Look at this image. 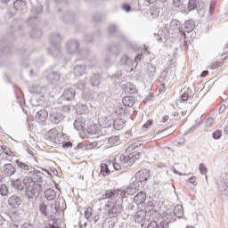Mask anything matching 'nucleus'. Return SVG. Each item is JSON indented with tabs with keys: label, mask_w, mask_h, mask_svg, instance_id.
<instances>
[{
	"label": "nucleus",
	"mask_w": 228,
	"mask_h": 228,
	"mask_svg": "<svg viewBox=\"0 0 228 228\" xmlns=\"http://www.w3.org/2000/svg\"><path fill=\"white\" fill-rule=\"evenodd\" d=\"M26 1L24 0H16L13 3V6L17 10V12H23V10L26 8Z\"/></svg>",
	"instance_id": "2f4dec72"
},
{
	"label": "nucleus",
	"mask_w": 228,
	"mask_h": 228,
	"mask_svg": "<svg viewBox=\"0 0 228 228\" xmlns=\"http://www.w3.org/2000/svg\"><path fill=\"white\" fill-rule=\"evenodd\" d=\"M92 86H99L101 85V75L94 74L90 78Z\"/></svg>",
	"instance_id": "e433bc0d"
},
{
	"label": "nucleus",
	"mask_w": 228,
	"mask_h": 228,
	"mask_svg": "<svg viewBox=\"0 0 228 228\" xmlns=\"http://www.w3.org/2000/svg\"><path fill=\"white\" fill-rule=\"evenodd\" d=\"M167 221H157V228H168Z\"/></svg>",
	"instance_id": "864d4df0"
},
{
	"label": "nucleus",
	"mask_w": 228,
	"mask_h": 228,
	"mask_svg": "<svg viewBox=\"0 0 228 228\" xmlns=\"http://www.w3.org/2000/svg\"><path fill=\"white\" fill-rule=\"evenodd\" d=\"M8 204L11 208H17L20 204H22V200H20V197L17 195H12L8 199Z\"/></svg>",
	"instance_id": "6ab92c4d"
},
{
	"label": "nucleus",
	"mask_w": 228,
	"mask_h": 228,
	"mask_svg": "<svg viewBox=\"0 0 228 228\" xmlns=\"http://www.w3.org/2000/svg\"><path fill=\"white\" fill-rule=\"evenodd\" d=\"M75 87L78 88L79 90H86V81L80 80L78 83L75 85Z\"/></svg>",
	"instance_id": "603ef678"
},
{
	"label": "nucleus",
	"mask_w": 228,
	"mask_h": 228,
	"mask_svg": "<svg viewBox=\"0 0 228 228\" xmlns=\"http://www.w3.org/2000/svg\"><path fill=\"white\" fill-rule=\"evenodd\" d=\"M43 10H44V7L42 6V4H37L32 6L31 13L32 15L37 16L39 13H42Z\"/></svg>",
	"instance_id": "a19ab883"
},
{
	"label": "nucleus",
	"mask_w": 228,
	"mask_h": 228,
	"mask_svg": "<svg viewBox=\"0 0 228 228\" xmlns=\"http://www.w3.org/2000/svg\"><path fill=\"white\" fill-rule=\"evenodd\" d=\"M60 77H61L60 73L57 71H52L48 75V80L50 81V83H56L60 81Z\"/></svg>",
	"instance_id": "f704fd0d"
},
{
	"label": "nucleus",
	"mask_w": 228,
	"mask_h": 228,
	"mask_svg": "<svg viewBox=\"0 0 228 228\" xmlns=\"http://www.w3.org/2000/svg\"><path fill=\"white\" fill-rule=\"evenodd\" d=\"M43 175L44 173H42V171L34 169L29 172L28 177L24 178V181L28 180L30 184H40V183H42Z\"/></svg>",
	"instance_id": "9b49d317"
},
{
	"label": "nucleus",
	"mask_w": 228,
	"mask_h": 228,
	"mask_svg": "<svg viewBox=\"0 0 228 228\" xmlns=\"http://www.w3.org/2000/svg\"><path fill=\"white\" fill-rule=\"evenodd\" d=\"M9 191H8V186H6V184H1L0 185V195L2 197H6V195H8Z\"/></svg>",
	"instance_id": "de8ad7c7"
},
{
	"label": "nucleus",
	"mask_w": 228,
	"mask_h": 228,
	"mask_svg": "<svg viewBox=\"0 0 228 228\" xmlns=\"http://www.w3.org/2000/svg\"><path fill=\"white\" fill-rule=\"evenodd\" d=\"M110 172L111 171H110V167H108V164L102 163L101 165V174H102L104 177H106L107 175H110Z\"/></svg>",
	"instance_id": "37998d69"
},
{
	"label": "nucleus",
	"mask_w": 228,
	"mask_h": 228,
	"mask_svg": "<svg viewBox=\"0 0 228 228\" xmlns=\"http://www.w3.org/2000/svg\"><path fill=\"white\" fill-rule=\"evenodd\" d=\"M169 31L173 34L177 33V31H183V27H181V21L177 20H172L169 24Z\"/></svg>",
	"instance_id": "4be33fe9"
},
{
	"label": "nucleus",
	"mask_w": 228,
	"mask_h": 228,
	"mask_svg": "<svg viewBox=\"0 0 228 228\" xmlns=\"http://www.w3.org/2000/svg\"><path fill=\"white\" fill-rule=\"evenodd\" d=\"M113 127L116 131H120V129H124L126 126V120L124 118H120L117 117L116 118L112 119Z\"/></svg>",
	"instance_id": "b1692460"
},
{
	"label": "nucleus",
	"mask_w": 228,
	"mask_h": 228,
	"mask_svg": "<svg viewBox=\"0 0 228 228\" xmlns=\"http://www.w3.org/2000/svg\"><path fill=\"white\" fill-rule=\"evenodd\" d=\"M61 97L62 101H74V97H76V91L74 88H68L64 90V93Z\"/></svg>",
	"instance_id": "a211bd4d"
},
{
	"label": "nucleus",
	"mask_w": 228,
	"mask_h": 228,
	"mask_svg": "<svg viewBox=\"0 0 228 228\" xmlns=\"http://www.w3.org/2000/svg\"><path fill=\"white\" fill-rule=\"evenodd\" d=\"M49 110L50 108H46V110H41L37 111L35 115V120L37 121L38 124L45 122L49 117Z\"/></svg>",
	"instance_id": "4468645a"
},
{
	"label": "nucleus",
	"mask_w": 228,
	"mask_h": 228,
	"mask_svg": "<svg viewBox=\"0 0 228 228\" xmlns=\"http://www.w3.org/2000/svg\"><path fill=\"white\" fill-rule=\"evenodd\" d=\"M85 40L86 44H92V42L94 41V36L92 35L86 36Z\"/></svg>",
	"instance_id": "0e129e2a"
},
{
	"label": "nucleus",
	"mask_w": 228,
	"mask_h": 228,
	"mask_svg": "<svg viewBox=\"0 0 228 228\" xmlns=\"http://www.w3.org/2000/svg\"><path fill=\"white\" fill-rule=\"evenodd\" d=\"M120 63L125 68L131 67V65H133V60L127 55H123L121 57Z\"/></svg>",
	"instance_id": "72a5a7b5"
},
{
	"label": "nucleus",
	"mask_w": 228,
	"mask_h": 228,
	"mask_svg": "<svg viewBox=\"0 0 228 228\" xmlns=\"http://www.w3.org/2000/svg\"><path fill=\"white\" fill-rule=\"evenodd\" d=\"M122 9L125 11V12H131V5L127 4H124L123 6H122Z\"/></svg>",
	"instance_id": "774afa93"
},
{
	"label": "nucleus",
	"mask_w": 228,
	"mask_h": 228,
	"mask_svg": "<svg viewBox=\"0 0 228 228\" xmlns=\"http://www.w3.org/2000/svg\"><path fill=\"white\" fill-rule=\"evenodd\" d=\"M146 200L147 194H145L144 191H140L134 197V202H135L137 205L143 204Z\"/></svg>",
	"instance_id": "a878e982"
},
{
	"label": "nucleus",
	"mask_w": 228,
	"mask_h": 228,
	"mask_svg": "<svg viewBox=\"0 0 228 228\" xmlns=\"http://www.w3.org/2000/svg\"><path fill=\"white\" fill-rule=\"evenodd\" d=\"M45 197L47 200H54L55 197H56V191H54L53 189H47L45 191Z\"/></svg>",
	"instance_id": "c9c22d12"
},
{
	"label": "nucleus",
	"mask_w": 228,
	"mask_h": 228,
	"mask_svg": "<svg viewBox=\"0 0 228 228\" xmlns=\"http://www.w3.org/2000/svg\"><path fill=\"white\" fill-rule=\"evenodd\" d=\"M154 200L147 201L145 206V210L150 216H151V220H156V216H158V212L154 210Z\"/></svg>",
	"instance_id": "dca6fc26"
},
{
	"label": "nucleus",
	"mask_w": 228,
	"mask_h": 228,
	"mask_svg": "<svg viewBox=\"0 0 228 228\" xmlns=\"http://www.w3.org/2000/svg\"><path fill=\"white\" fill-rule=\"evenodd\" d=\"M122 111L123 110L120 107L110 108L107 114L100 117L98 119L99 125L103 128L111 127L113 126V118H117L118 115H121Z\"/></svg>",
	"instance_id": "f257e3e1"
},
{
	"label": "nucleus",
	"mask_w": 228,
	"mask_h": 228,
	"mask_svg": "<svg viewBox=\"0 0 228 228\" xmlns=\"http://www.w3.org/2000/svg\"><path fill=\"white\" fill-rule=\"evenodd\" d=\"M115 221L113 220H105L102 224V228H114Z\"/></svg>",
	"instance_id": "09e8293b"
},
{
	"label": "nucleus",
	"mask_w": 228,
	"mask_h": 228,
	"mask_svg": "<svg viewBox=\"0 0 228 228\" xmlns=\"http://www.w3.org/2000/svg\"><path fill=\"white\" fill-rule=\"evenodd\" d=\"M39 213L42 216H51V209L45 201L39 203Z\"/></svg>",
	"instance_id": "393cba45"
},
{
	"label": "nucleus",
	"mask_w": 228,
	"mask_h": 228,
	"mask_svg": "<svg viewBox=\"0 0 228 228\" xmlns=\"http://www.w3.org/2000/svg\"><path fill=\"white\" fill-rule=\"evenodd\" d=\"M174 215L175 218H183L184 215V209L183 208V205H176L174 208Z\"/></svg>",
	"instance_id": "7c9ffc66"
},
{
	"label": "nucleus",
	"mask_w": 228,
	"mask_h": 228,
	"mask_svg": "<svg viewBox=\"0 0 228 228\" xmlns=\"http://www.w3.org/2000/svg\"><path fill=\"white\" fill-rule=\"evenodd\" d=\"M1 152H4L6 156H12L13 152H12V150H10L7 146L2 145Z\"/></svg>",
	"instance_id": "5fc2aeb1"
},
{
	"label": "nucleus",
	"mask_w": 228,
	"mask_h": 228,
	"mask_svg": "<svg viewBox=\"0 0 228 228\" xmlns=\"http://www.w3.org/2000/svg\"><path fill=\"white\" fill-rule=\"evenodd\" d=\"M151 15L153 17V18H156L159 15V11L158 10V8H154V9H151Z\"/></svg>",
	"instance_id": "052dcab7"
},
{
	"label": "nucleus",
	"mask_w": 228,
	"mask_h": 228,
	"mask_svg": "<svg viewBox=\"0 0 228 228\" xmlns=\"http://www.w3.org/2000/svg\"><path fill=\"white\" fill-rule=\"evenodd\" d=\"M122 102L124 106H127L128 108H131L132 106L134 105V98L131 96H126L123 98Z\"/></svg>",
	"instance_id": "ea45409f"
},
{
	"label": "nucleus",
	"mask_w": 228,
	"mask_h": 228,
	"mask_svg": "<svg viewBox=\"0 0 228 228\" xmlns=\"http://www.w3.org/2000/svg\"><path fill=\"white\" fill-rule=\"evenodd\" d=\"M4 216H6L7 218L11 219V220H15V218L13 217L15 215V212L12 214H10V212H4Z\"/></svg>",
	"instance_id": "e2e57ef3"
},
{
	"label": "nucleus",
	"mask_w": 228,
	"mask_h": 228,
	"mask_svg": "<svg viewBox=\"0 0 228 228\" xmlns=\"http://www.w3.org/2000/svg\"><path fill=\"white\" fill-rule=\"evenodd\" d=\"M184 29L185 31L183 32V35H186V33H191V31L195 29V21L191 20H186L184 23Z\"/></svg>",
	"instance_id": "c85d7f7f"
},
{
	"label": "nucleus",
	"mask_w": 228,
	"mask_h": 228,
	"mask_svg": "<svg viewBox=\"0 0 228 228\" xmlns=\"http://www.w3.org/2000/svg\"><path fill=\"white\" fill-rule=\"evenodd\" d=\"M82 99L83 101H92L94 99V92L90 89H85L82 92Z\"/></svg>",
	"instance_id": "473e14b6"
},
{
	"label": "nucleus",
	"mask_w": 228,
	"mask_h": 228,
	"mask_svg": "<svg viewBox=\"0 0 228 228\" xmlns=\"http://www.w3.org/2000/svg\"><path fill=\"white\" fill-rule=\"evenodd\" d=\"M104 215H102V208H99V210L96 212L95 216L92 219V224H97L98 225H101V224H103L104 222Z\"/></svg>",
	"instance_id": "5701e85b"
},
{
	"label": "nucleus",
	"mask_w": 228,
	"mask_h": 228,
	"mask_svg": "<svg viewBox=\"0 0 228 228\" xmlns=\"http://www.w3.org/2000/svg\"><path fill=\"white\" fill-rule=\"evenodd\" d=\"M86 73V64H77L74 68L75 76H83Z\"/></svg>",
	"instance_id": "cd10ccee"
},
{
	"label": "nucleus",
	"mask_w": 228,
	"mask_h": 228,
	"mask_svg": "<svg viewBox=\"0 0 228 228\" xmlns=\"http://www.w3.org/2000/svg\"><path fill=\"white\" fill-rule=\"evenodd\" d=\"M48 113V118L51 124L58 125L65 120V114L58 108H50Z\"/></svg>",
	"instance_id": "39448f33"
},
{
	"label": "nucleus",
	"mask_w": 228,
	"mask_h": 228,
	"mask_svg": "<svg viewBox=\"0 0 228 228\" xmlns=\"http://www.w3.org/2000/svg\"><path fill=\"white\" fill-rule=\"evenodd\" d=\"M214 140H220L222 138V131L218 130L213 134Z\"/></svg>",
	"instance_id": "13d9d810"
},
{
	"label": "nucleus",
	"mask_w": 228,
	"mask_h": 228,
	"mask_svg": "<svg viewBox=\"0 0 228 228\" xmlns=\"http://www.w3.org/2000/svg\"><path fill=\"white\" fill-rule=\"evenodd\" d=\"M109 35H117L118 33V29L117 28V26L112 24L110 25L108 28Z\"/></svg>",
	"instance_id": "3c124183"
},
{
	"label": "nucleus",
	"mask_w": 228,
	"mask_h": 228,
	"mask_svg": "<svg viewBox=\"0 0 228 228\" xmlns=\"http://www.w3.org/2000/svg\"><path fill=\"white\" fill-rule=\"evenodd\" d=\"M126 193H127V191H123V189L107 191L105 193V199H108V200L105 202H118L120 199H124L126 197Z\"/></svg>",
	"instance_id": "423d86ee"
},
{
	"label": "nucleus",
	"mask_w": 228,
	"mask_h": 228,
	"mask_svg": "<svg viewBox=\"0 0 228 228\" xmlns=\"http://www.w3.org/2000/svg\"><path fill=\"white\" fill-rule=\"evenodd\" d=\"M199 170L202 175H206V172H208V168L204 166V164H200Z\"/></svg>",
	"instance_id": "4d7b16f0"
},
{
	"label": "nucleus",
	"mask_w": 228,
	"mask_h": 228,
	"mask_svg": "<svg viewBox=\"0 0 228 228\" xmlns=\"http://www.w3.org/2000/svg\"><path fill=\"white\" fill-rule=\"evenodd\" d=\"M58 211H60V201H54V203L50 205L51 216H53V215H56Z\"/></svg>",
	"instance_id": "58836bf2"
},
{
	"label": "nucleus",
	"mask_w": 228,
	"mask_h": 228,
	"mask_svg": "<svg viewBox=\"0 0 228 228\" xmlns=\"http://www.w3.org/2000/svg\"><path fill=\"white\" fill-rule=\"evenodd\" d=\"M147 228H158V221H151L147 224Z\"/></svg>",
	"instance_id": "bf43d9fd"
},
{
	"label": "nucleus",
	"mask_w": 228,
	"mask_h": 228,
	"mask_svg": "<svg viewBox=\"0 0 228 228\" xmlns=\"http://www.w3.org/2000/svg\"><path fill=\"white\" fill-rule=\"evenodd\" d=\"M87 131L89 134H96V133H99V125H91Z\"/></svg>",
	"instance_id": "a18cd8bd"
},
{
	"label": "nucleus",
	"mask_w": 228,
	"mask_h": 228,
	"mask_svg": "<svg viewBox=\"0 0 228 228\" xmlns=\"http://www.w3.org/2000/svg\"><path fill=\"white\" fill-rule=\"evenodd\" d=\"M75 110L77 115H86L88 113V106L86 104L78 103L76 105Z\"/></svg>",
	"instance_id": "c756f323"
},
{
	"label": "nucleus",
	"mask_w": 228,
	"mask_h": 228,
	"mask_svg": "<svg viewBox=\"0 0 228 228\" xmlns=\"http://www.w3.org/2000/svg\"><path fill=\"white\" fill-rule=\"evenodd\" d=\"M1 172L3 175H5L6 177H12V175H15L17 169L13 164L7 163L1 167Z\"/></svg>",
	"instance_id": "f8f14e48"
},
{
	"label": "nucleus",
	"mask_w": 228,
	"mask_h": 228,
	"mask_svg": "<svg viewBox=\"0 0 228 228\" xmlns=\"http://www.w3.org/2000/svg\"><path fill=\"white\" fill-rule=\"evenodd\" d=\"M136 159V152H132L128 155L117 156L112 162V166L114 170H122V167L127 168V167L133 165Z\"/></svg>",
	"instance_id": "f03ea898"
},
{
	"label": "nucleus",
	"mask_w": 228,
	"mask_h": 228,
	"mask_svg": "<svg viewBox=\"0 0 228 228\" xmlns=\"http://www.w3.org/2000/svg\"><path fill=\"white\" fill-rule=\"evenodd\" d=\"M21 228H35V225H33V224L31 223L27 222L21 225Z\"/></svg>",
	"instance_id": "338daca9"
},
{
	"label": "nucleus",
	"mask_w": 228,
	"mask_h": 228,
	"mask_svg": "<svg viewBox=\"0 0 228 228\" xmlns=\"http://www.w3.org/2000/svg\"><path fill=\"white\" fill-rule=\"evenodd\" d=\"M165 219L168 222H175V215L170 210H167L164 216Z\"/></svg>",
	"instance_id": "c03bdc74"
},
{
	"label": "nucleus",
	"mask_w": 228,
	"mask_h": 228,
	"mask_svg": "<svg viewBox=\"0 0 228 228\" xmlns=\"http://www.w3.org/2000/svg\"><path fill=\"white\" fill-rule=\"evenodd\" d=\"M25 184V195L28 199H37L40 197V191H42V184L30 183L29 180H23Z\"/></svg>",
	"instance_id": "20e7f679"
},
{
	"label": "nucleus",
	"mask_w": 228,
	"mask_h": 228,
	"mask_svg": "<svg viewBox=\"0 0 228 228\" xmlns=\"http://www.w3.org/2000/svg\"><path fill=\"white\" fill-rule=\"evenodd\" d=\"M102 211L109 218H117L122 213V204L119 202H105L102 207Z\"/></svg>",
	"instance_id": "7ed1b4c3"
},
{
	"label": "nucleus",
	"mask_w": 228,
	"mask_h": 228,
	"mask_svg": "<svg viewBox=\"0 0 228 228\" xmlns=\"http://www.w3.org/2000/svg\"><path fill=\"white\" fill-rule=\"evenodd\" d=\"M16 165L19 167V168H20L22 172H28V175H29V173L34 170L33 167L24 162H21L19 159L16 160Z\"/></svg>",
	"instance_id": "bb28decb"
},
{
	"label": "nucleus",
	"mask_w": 228,
	"mask_h": 228,
	"mask_svg": "<svg viewBox=\"0 0 228 228\" xmlns=\"http://www.w3.org/2000/svg\"><path fill=\"white\" fill-rule=\"evenodd\" d=\"M188 99H190V95L186 93H183L180 97V101H183V102H186Z\"/></svg>",
	"instance_id": "680f3d73"
},
{
	"label": "nucleus",
	"mask_w": 228,
	"mask_h": 228,
	"mask_svg": "<svg viewBox=\"0 0 228 228\" xmlns=\"http://www.w3.org/2000/svg\"><path fill=\"white\" fill-rule=\"evenodd\" d=\"M118 140H120V137H118L117 135H112V136L108 138V142L111 145H113L114 143H117V142H118Z\"/></svg>",
	"instance_id": "6e6d98bb"
},
{
	"label": "nucleus",
	"mask_w": 228,
	"mask_h": 228,
	"mask_svg": "<svg viewBox=\"0 0 228 228\" xmlns=\"http://www.w3.org/2000/svg\"><path fill=\"white\" fill-rule=\"evenodd\" d=\"M67 51L69 54L79 53V42L77 40H70L66 45Z\"/></svg>",
	"instance_id": "2eb2a0df"
},
{
	"label": "nucleus",
	"mask_w": 228,
	"mask_h": 228,
	"mask_svg": "<svg viewBox=\"0 0 228 228\" xmlns=\"http://www.w3.org/2000/svg\"><path fill=\"white\" fill-rule=\"evenodd\" d=\"M86 126V120L83 117H79L74 121V127L77 131H85Z\"/></svg>",
	"instance_id": "412c9836"
},
{
	"label": "nucleus",
	"mask_w": 228,
	"mask_h": 228,
	"mask_svg": "<svg viewBox=\"0 0 228 228\" xmlns=\"http://www.w3.org/2000/svg\"><path fill=\"white\" fill-rule=\"evenodd\" d=\"M125 88L128 94H134L136 92V86L131 83L126 84Z\"/></svg>",
	"instance_id": "49530a36"
},
{
	"label": "nucleus",
	"mask_w": 228,
	"mask_h": 228,
	"mask_svg": "<svg viewBox=\"0 0 228 228\" xmlns=\"http://www.w3.org/2000/svg\"><path fill=\"white\" fill-rule=\"evenodd\" d=\"M11 186L14 190H16V191H23L24 186H26V184H24V178H23V180H20V178H18L16 180H12Z\"/></svg>",
	"instance_id": "aec40b11"
},
{
	"label": "nucleus",
	"mask_w": 228,
	"mask_h": 228,
	"mask_svg": "<svg viewBox=\"0 0 228 228\" xmlns=\"http://www.w3.org/2000/svg\"><path fill=\"white\" fill-rule=\"evenodd\" d=\"M48 140L50 142H53V143H56L57 145H61L63 142H65V138H63V135L60 133H58V130L53 128L48 132L47 134Z\"/></svg>",
	"instance_id": "9d476101"
},
{
	"label": "nucleus",
	"mask_w": 228,
	"mask_h": 228,
	"mask_svg": "<svg viewBox=\"0 0 228 228\" xmlns=\"http://www.w3.org/2000/svg\"><path fill=\"white\" fill-rule=\"evenodd\" d=\"M197 8V0H189L188 2V10L191 12Z\"/></svg>",
	"instance_id": "8fccbe9b"
},
{
	"label": "nucleus",
	"mask_w": 228,
	"mask_h": 228,
	"mask_svg": "<svg viewBox=\"0 0 228 228\" xmlns=\"http://www.w3.org/2000/svg\"><path fill=\"white\" fill-rule=\"evenodd\" d=\"M159 94H163L165 92V84H161L157 88Z\"/></svg>",
	"instance_id": "69168bd1"
},
{
	"label": "nucleus",
	"mask_w": 228,
	"mask_h": 228,
	"mask_svg": "<svg viewBox=\"0 0 228 228\" xmlns=\"http://www.w3.org/2000/svg\"><path fill=\"white\" fill-rule=\"evenodd\" d=\"M145 69L149 76H153V74H156V66H154L152 63H147Z\"/></svg>",
	"instance_id": "79ce46f5"
},
{
	"label": "nucleus",
	"mask_w": 228,
	"mask_h": 228,
	"mask_svg": "<svg viewBox=\"0 0 228 228\" xmlns=\"http://www.w3.org/2000/svg\"><path fill=\"white\" fill-rule=\"evenodd\" d=\"M40 22V20L38 19L37 15L32 14L28 20H27V24L30 28H32L33 31L31 34V38H40L42 37V30L40 29H35V26Z\"/></svg>",
	"instance_id": "6e6552de"
},
{
	"label": "nucleus",
	"mask_w": 228,
	"mask_h": 228,
	"mask_svg": "<svg viewBox=\"0 0 228 228\" xmlns=\"http://www.w3.org/2000/svg\"><path fill=\"white\" fill-rule=\"evenodd\" d=\"M62 38L60 34H52L50 37V42L53 45L52 49H48V53L51 54L52 56H60V46H58V44L61 42Z\"/></svg>",
	"instance_id": "0eeeda50"
},
{
	"label": "nucleus",
	"mask_w": 228,
	"mask_h": 228,
	"mask_svg": "<svg viewBox=\"0 0 228 228\" xmlns=\"http://www.w3.org/2000/svg\"><path fill=\"white\" fill-rule=\"evenodd\" d=\"M151 177V174L149 170L143 169L142 171H139L135 174L134 176L132 177V181H136L137 183H145L147 179Z\"/></svg>",
	"instance_id": "ddd939ff"
},
{
	"label": "nucleus",
	"mask_w": 228,
	"mask_h": 228,
	"mask_svg": "<svg viewBox=\"0 0 228 228\" xmlns=\"http://www.w3.org/2000/svg\"><path fill=\"white\" fill-rule=\"evenodd\" d=\"M109 53H112V54H115V56H118L120 53H122V47L118 45H112L109 48Z\"/></svg>",
	"instance_id": "4c0bfd02"
},
{
	"label": "nucleus",
	"mask_w": 228,
	"mask_h": 228,
	"mask_svg": "<svg viewBox=\"0 0 228 228\" xmlns=\"http://www.w3.org/2000/svg\"><path fill=\"white\" fill-rule=\"evenodd\" d=\"M134 220L136 224H141V227H147L149 222L152 220V216L145 210H139L134 216Z\"/></svg>",
	"instance_id": "1a4fd4ad"
},
{
	"label": "nucleus",
	"mask_w": 228,
	"mask_h": 228,
	"mask_svg": "<svg viewBox=\"0 0 228 228\" xmlns=\"http://www.w3.org/2000/svg\"><path fill=\"white\" fill-rule=\"evenodd\" d=\"M132 183L127 188H124L123 191H126L128 195H134L138 191V188H140V183L136 180H133L131 178Z\"/></svg>",
	"instance_id": "f3484780"
}]
</instances>
